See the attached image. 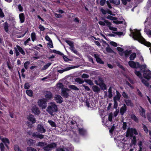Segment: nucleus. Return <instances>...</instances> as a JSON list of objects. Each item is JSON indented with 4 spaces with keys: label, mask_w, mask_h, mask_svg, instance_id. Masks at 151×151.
<instances>
[{
    "label": "nucleus",
    "mask_w": 151,
    "mask_h": 151,
    "mask_svg": "<svg viewBox=\"0 0 151 151\" xmlns=\"http://www.w3.org/2000/svg\"><path fill=\"white\" fill-rule=\"evenodd\" d=\"M134 73L139 78H142V74L139 71H137L136 70H135Z\"/></svg>",
    "instance_id": "obj_44"
},
{
    "label": "nucleus",
    "mask_w": 151,
    "mask_h": 151,
    "mask_svg": "<svg viewBox=\"0 0 151 151\" xmlns=\"http://www.w3.org/2000/svg\"><path fill=\"white\" fill-rule=\"evenodd\" d=\"M94 82L96 85H99L104 82V81L102 78L99 76L98 77V79L95 80Z\"/></svg>",
    "instance_id": "obj_14"
},
{
    "label": "nucleus",
    "mask_w": 151,
    "mask_h": 151,
    "mask_svg": "<svg viewBox=\"0 0 151 151\" xmlns=\"http://www.w3.org/2000/svg\"><path fill=\"white\" fill-rule=\"evenodd\" d=\"M32 136L33 138H39L40 139H43L44 138V135L38 133L37 132H34L33 133Z\"/></svg>",
    "instance_id": "obj_11"
},
{
    "label": "nucleus",
    "mask_w": 151,
    "mask_h": 151,
    "mask_svg": "<svg viewBox=\"0 0 151 151\" xmlns=\"http://www.w3.org/2000/svg\"><path fill=\"white\" fill-rule=\"evenodd\" d=\"M110 2L116 5H118L120 4L119 0H110Z\"/></svg>",
    "instance_id": "obj_33"
},
{
    "label": "nucleus",
    "mask_w": 151,
    "mask_h": 151,
    "mask_svg": "<svg viewBox=\"0 0 151 151\" xmlns=\"http://www.w3.org/2000/svg\"><path fill=\"white\" fill-rule=\"evenodd\" d=\"M106 18L108 19H109L111 20H113V21L114 20H116L117 19V18L116 17H113L111 15H108L106 17Z\"/></svg>",
    "instance_id": "obj_41"
},
{
    "label": "nucleus",
    "mask_w": 151,
    "mask_h": 151,
    "mask_svg": "<svg viewBox=\"0 0 151 151\" xmlns=\"http://www.w3.org/2000/svg\"><path fill=\"white\" fill-rule=\"evenodd\" d=\"M140 108L141 109L142 111L141 112V116L144 118H146L145 116V111L144 109L142 108L141 106L140 107Z\"/></svg>",
    "instance_id": "obj_39"
},
{
    "label": "nucleus",
    "mask_w": 151,
    "mask_h": 151,
    "mask_svg": "<svg viewBox=\"0 0 151 151\" xmlns=\"http://www.w3.org/2000/svg\"><path fill=\"white\" fill-rule=\"evenodd\" d=\"M19 17L20 23H23L25 21V17L24 14L23 13H21L19 14Z\"/></svg>",
    "instance_id": "obj_20"
},
{
    "label": "nucleus",
    "mask_w": 151,
    "mask_h": 151,
    "mask_svg": "<svg viewBox=\"0 0 151 151\" xmlns=\"http://www.w3.org/2000/svg\"><path fill=\"white\" fill-rule=\"evenodd\" d=\"M98 86L100 87V88L103 91H104L107 89L106 85L104 82L99 85Z\"/></svg>",
    "instance_id": "obj_27"
},
{
    "label": "nucleus",
    "mask_w": 151,
    "mask_h": 151,
    "mask_svg": "<svg viewBox=\"0 0 151 151\" xmlns=\"http://www.w3.org/2000/svg\"><path fill=\"white\" fill-rule=\"evenodd\" d=\"M137 132L135 129L131 128L128 129L127 131V133L126 136L127 137H129L130 139H132L134 136V134H137Z\"/></svg>",
    "instance_id": "obj_4"
},
{
    "label": "nucleus",
    "mask_w": 151,
    "mask_h": 151,
    "mask_svg": "<svg viewBox=\"0 0 151 151\" xmlns=\"http://www.w3.org/2000/svg\"><path fill=\"white\" fill-rule=\"evenodd\" d=\"M27 119L29 121L32 122V124L35 123L36 122L35 119L34 118V116L32 114H29L28 116Z\"/></svg>",
    "instance_id": "obj_17"
},
{
    "label": "nucleus",
    "mask_w": 151,
    "mask_h": 151,
    "mask_svg": "<svg viewBox=\"0 0 151 151\" xmlns=\"http://www.w3.org/2000/svg\"><path fill=\"white\" fill-rule=\"evenodd\" d=\"M124 101L128 106L132 107L133 106V104L130 99H124Z\"/></svg>",
    "instance_id": "obj_23"
},
{
    "label": "nucleus",
    "mask_w": 151,
    "mask_h": 151,
    "mask_svg": "<svg viewBox=\"0 0 151 151\" xmlns=\"http://www.w3.org/2000/svg\"><path fill=\"white\" fill-rule=\"evenodd\" d=\"M46 144L45 143L43 142H39L36 145V146H40L41 147H42L46 145Z\"/></svg>",
    "instance_id": "obj_43"
},
{
    "label": "nucleus",
    "mask_w": 151,
    "mask_h": 151,
    "mask_svg": "<svg viewBox=\"0 0 151 151\" xmlns=\"http://www.w3.org/2000/svg\"><path fill=\"white\" fill-rule=\"evenodd\" d=\"M142 82L146 86L148 87L149 86V83L147 81L144 79H142Z\"/></svg>",
    "instance_id": "obj_47"
},
{
    "label": "nucleus",
    "mask_w": 151,
    "mask_h": 151,
    "mask_svg": "<svg viewBox=\"0 0 151 151\" xmlns=\"http://www.w3.org/2000/svg\"><path fill=\"white\" fill-rule=\"evenodd\" d=\"M55 100L56 101V102L61 104L63 101V99L61 96L59 95H57L55 97Z\"/></svg>",
    "instance_id": "obj_16"
},
{
    "label": "nucleus",
    "mask_w": 151,
    "mask_h": 151,
    "mask_svg": "<svg viewBox=\"0 0 151 151\" xmlns=\"http://www.w3.org/2000/svg\"><path fill=\"white\" fill-rule=\"evenodd\" d=\"M108 46L106 48V51L109 53H112L114 52L113 50L109 47V44L107 43Z\"/></svg>",
    "instance_id": "obj_37"
},
{
    "label": "nucleus",
    "mask_w": 151,
    "mask_h": 151,
    "mask_svg": "<svg viewBox=\"0 0 151 151\" xmlns=\"http://www.w3.org/2000/svg\"><path fill=\"white\" fill-rule=\"evenodd\" d=\"M0 148L1 151H4L5 147L3 143L2 142L0 144Z\"/></svg>",
    "instance_id": "obj_55"
},
{
    "label": "nucleus",
    "mask_w": 151,
    "mask_h": 151,
    "mask_svg": "<svg viewBox=\"0 0 151 151\" xmlns=\"http://www.w3.org/2000/svg\"><path fill=\"white\" fill-rule=\"evenodd\" d=\"M122 96H123V97L125 99H128L129 98L127 94L124 91H123L122 92Z\"/></svg>",
    "instance_id": "obj_53"
},
{
    "label": "nucleus",
    "mask_w": 151,
    "mask_h": 151,
    "mask_svg": "<svg viewBox=\"0 0 151 151\" xmlns=\"http://www.w3.org/2000/svg\"><path fill=\"white\" fill-rule=\"evenodd\" d=\"M94 57L96 58V61L97 63L100 64H103L104 63V62L99 58V55L98 54H94Z\"/></svg>",
    "instance_id": "obj_18"
},
{
    "label": "nucleus",
    "mask_w": 151,
    "mask_h": 151,
    "mask_svg": "<svg viewBox=\"0 0 151 151\" xmlns=\"http://www.w3.org/2000/svg\"><path fill=\"white\" fill-rule=\"evenodd\" d=\"M16 47L17 49L19 51V52L22 55H24L25 53L22 48L19 45H17Z\"/></svg>",
    "instance_id": "obj_25"
},
{
    "label": "nucleus",
    "mask_w": 151,
    "mask_h": 151,
    "mask_svg": "<svg viewBox=\"0 0 151 151\" xmlns=\"http://www.w3.org/2000/svg\"><path fill=\"white\" fill-rule=\"evenodd\" d=\"M51 63H49L45 65L42 68L43 70H45L47 69V68L51 65Z\"/></svg>",
    "instance_id": "obj_42"
},
{
    "label": "nucleus",
    "mask_w": 151,
    "mask_h": 151,
    "mask_svg": "<svg viewBox=\"0 0 151 151\" xmlns=\"http://www.w3.org/2000/svg\"><path fill=\"white\" fill-rule=\"evenodd\" d=\"M144 77L148 80L151 78V71L149 70L145 71L143 74Z\"/></svg>",
    "instance_id": "obj_7"
},
{
    "label": "nucleus",
    "mask_w": 151,
    "mask_h": 151,
    "mask_svg": "<svg viewBox=\"0 0 151 151\" xmlns=\"http://www.w3.org/2000/svg\"><path fill=\"white\" fill-rule=\"evenodd\" d=\"M69 88L71 89H73L75 91H78L79 90V89L76 86L74 85H70L69 86Z\"/></svg>",
    "instance_id": "obj_38"
},
{
    "label": "nucleus",
    "mask_w": 151,
    "mask_h": 151,
    "mask_svg": "<svg viewBox=\"0 0 151 151\" xmlns=\"http://www.w3.org/2000/svg\"><path fill=\"white\" fill-rule=\"evenodd\" d=\"M147 117L149 122L151 123V113H147Z\"/></svg>",
    "instance_id": "obj_48"
},
{
    "label": "nucleus",
    "mask_w": 151,
    "mask_h": 151,
    "mask_svg": "<svg viewBox=\"0 0 151 151\" xmlns=\"http://www.w3.org/2000/svg\"><path fill=\"white\" fill-rule=\"evenodd\" d=\"M18 8L20 12H22L24 11L23 8L21 6V5L19 4L18 5Z\"/></svg>",
    "instance_id": "obj_59"
},
{
    "label": "nucleus",
    "mask_w": 151,
    "mask_h": 151,
    "mask_svg": "<svg viewBox=\"0 0 151 151\" xmlns=\"http://www.w3.org/2000/svg\"><path fill=\"white\" fill-rule=\"evenodd\" d=\"M129 65L132 68H138L140 65L139 62H135L133 61H129L128 62Z\"/></svg>",
    "instance_id": "obj_6"
},
{
    "label": "nucleus",
    "mask_w": 151,
    "mask_h": 151,
    "mask_svg": "<svg viewBox=\"0 0 151 151\" xmlns=\"http://www.w3.org/2000/svg\"><path fill=\"white\" fill-rule=\"evenodd\" d=\"M56 147V144L55 143L53 142L48 145L45 147H44L43 149L45 151H49L51 150V149L54 147Z\"/></svg>",
    "instance_id": "obj_5"
},
{
    "label": "nucleus",
    "mask_w": 151,
    "mask_h": 151,
    "mask_svg": "<svg viewBox=\"0 0 151 151\" xmlns=\"http://www.w3.org/2000/svg\"><path fill=\"white\" fill-rule=\"evenodd\" d=\"M75 81L79 84H82L84 82V80H83L81 78H77L75 79Z\"/></svg>",
    "instance_id": "obj_24"
},
{
    "label": "nucleus",
    "mask_w": 151,
    "mask_h": 151,
    "mask_svg": "<svg viewBox=\"0 0 151 151\" xmlns=\"http://www.w3.org/2000/svg\"><path fill=\"white\" fill-rule=\"evenodd\" d=\"M132 138H133V139L132 140L131 142L133 144L135 145L136 142V137L135 136H134Z\"/></svg>",
    "instance_id": "obj_56"
},
{
    "label": "nucleus",
    "mask_w": 151,
    "mask_h": 151,
    "mask_svg": "<svg viewBox=\"0 0 151 151\" xmlns=\"http://www.w3.org/2000/svg\"><path fill=\"white\" fill-rule=\"evenodd\" d=\"M46 111L51 115H53V113L58 111L57 106L55 104L52 103L50 105L48 106Z\"/></svg>",
    "instance_id": "obj_2"
},
{
    "label": "nucleus",
    "mask_w": 151,
    "mask_h": 151,
    "mask_svg": "<svg viewBox=\"0 0 151 151\" xmlns=\"http://www.w3.org/2000/svg\"><path fill=\"white\" fill-rule=\"evenodd\" d=\"M65 42L70 46V48H72L74 46L73 42L71 41L65 40Z\"/></svg>",
    "instance_id": "obj_29"
},
{
    "label": "nucleus",
    "mask_w": 151,
    "mask_h": 151,
    "mask_svg": "<svg viewBox=\"0 0 151 151\" xmlns=\"http://www.w3.org/2000/svg\"><path fill=\"white\" fill-rule=\"evenodd\" d=\"M30 87V85L29 83H26L24 85V88L25 89H28Z\"/></svg>",
    "instance_id": "obj_50"
},
{
    "label": "nucleus",
    "mask_w": 151,
    "mask_h": 151,
    "mask_svg": "<svg viewBox=\"0 0 151 151\" xmlns=\"http://www.w3.org/2000/svg\"><path fill=\"white\" fill-rule=\"evenodd\" d=\"M51 51H50V52L51 53H56V54H59L60 55L62 56V55H63V54L62 52H60L59 51H57L55 50H50Z\"/></svg>",
    "instance_id": "obj_31"
},
{
    "label": "nucleus",
    "mask_w": 151,
    "mask_h": 151,
    "mask_svg": "<svg viewBox=\"0 0 151 151\" xmlns=\"http://www.w3.org/2000/svg\"><path fill=\"white\" fill-rule=\"evenodd\" d=\"M73 68H74V67L72 66L68 67L63 70H59L58 72L60 73H62L65 71H68Z\"/></svg>",
    "instance_id": "obj_21"
},
{
    "label": "nucleus",
    "mask_w": 151,
    "mask_h": 151,
    "mask_svg": "<svg viewBox=\"0 0 151 151\" xmlns=\"http://www.w3.org/2000/svg\"><path fill=\"white\" fill-rule=\"evenodd\" d=\"M26 93L29 96L32 97L33 96V91L32 90H27L26 91Z\"/></svg>",
    "instance_id": "obj_32"
},
{
    "label": "nucleus",
    "mask_w": 151,
    "mask_h": 151,
    "mask_svg": "<svg viewBox=\"0 0 151 151\" xmlns=\"http://www.w3.org/2000/svg\"><path fill=\"white\" fill-rule=\"evenodd\" d=\"M112 117H113V114L112 113H110L109 114V115L108 117V120L110 121L111 122L112 121Z\"/></svg>",
    "instance_id": "obj_64"
},
{
    "label": "nucleus",
    "mask_w": 151,
    "mask_h": 151,
    "mask_svg": "<svg viewBox=\"0 0 151 151\" xmlns=\"http://www.w3.org/2000/svg\"><path fill=\"white\" fill-rule=\"evenodd\" d=\"M78 131L79 134L82 135H84L86 133V131L83 128L79 129Z\"/></svg>",
    "instance_id": "obj_34"
},
{
    "label": "nucleus",
    "mask_w": 151,
    "mask_h": 151,
    "mask_svg": "<svg viewBox=\"0 0 151 151\" xmlns=\"http://www.w3.org/2000/svg\"><path fill=\"white\" fill-rule=\"evenodd\" d=\"M70 49L75 54L77 55L78 53V51L75 48L74 46L72 48H70Z\"/></svg>",
    "instance_id": "obj_54"
},
{
    "label": "nucleus",
    "mask_w": 151,
    "mask_h": 151,
    "mask_svg": "<svg viewBox=\"0 0 151 151\" xmlns=\"http://www.w3.org/2000/svg\"><path fill=\"white\" fill-rule=\"evenodd\" d=\"M30 64V61H26L24 64V66L26 69L27 70L28 68V65Z\"/></svg>",
    "instance_id": "obj_51"
},
{
    "label": "nucleus",
    "mask_w": 151,
    "mask_h": 151,
    "mask_svg": "<svg viewBox=\"0 0 151 151\" xmlns=\"http://www.w3.org/2000/svg\"><path fill=\"white\" fill-rule=\"evenodd\" d=\"M106 0H101L100 2V5L102 6H104L106 2Z\"/></svg>",
    "instance_id": "obj_63"
},
{
    "label": "nucleus",
    "mask_w": 151,
    "mask_h": 151,
    "mask_svg": "<svg viewBox=\"0 0 151 151\" xmlns=\"http://www.w3.org/2000/svg\"><path fill=\"white\" fill-rule=\"evenodd\" d=\"M32 112L35 115H38L40 114V111L39 108L36 105L32 107Z\"/></svg>",
    "instance_id": "obj_10"
},
{
    "label": "nucleus",
    "mask_w": 151,
    "mask_h": 151,
    "mask_svg": "<svg viewBox=\"0 0 151 151\" xmlns=\"http://www.w3.org/2000/svg\"><path fill=\"white\" fill-rule=\"evenodd\" d=\"M84 82L90 85H93V84L92 81L90 79H84Z\"/></svg>",
    "instance_id": "obj_46"
},
{
    "label": "nucleus",
    "mask_w": 151,
    "mask_h": 151,
    "mask_svg": "<svg viewBox=\"0 0 151 151\" xmlns=\"http://www.w3.org/2000/svg\"><path fill=\"white\" fill-rule=\"evenodd\" d=\"M127 125L126 122H123L122 128L124 130H125L127 129Z\"/></svg>",
    "instance_id": "obj_58"
},
{
    "label": "nucleus",
    "mask_w": 151,
    "mask_h": 151,
    "mask_svg": "<svg viewBox=\"0 0 151 151\" xmlns=\"http://www.w3.org/2000/svg\"><path fill=\"white\" fill-rule=\"evenodd\" d=\"M81 77L83 78H88L89 77V76L87 74L83 73L81 75Z\"/></svg>",
    "instance_id": "obj_57"
},
{
    "label": "nucleus",
    "mask_w": 151,
    "mask_h": 151,
    "mask_svg": "<svg viewBox=\"0 0 151 151\" xmlns=\"http://www.w3.org/2000/svg\"><path fill=\"white\" fill-rule=\"evenodd\" d=\"M14 148L15 151H22L20 149L19 146L17 145H14Z\"/></svg>",
    "instance_id": "obj_49"
},
{
    "label": "nucleus",
    "mask_w": 151,
    "mask_h": 151,
    "mask_svg": "<svg viewBox=\"0 0 151 151\" xmlns=\"http://www.w3.org/2000/svg\"><path fill=\"white\" fill-rule=\"evenodd\" d=\"M36 141L33 139H29L27 141V144L29 146H34L35 145Z\"/></svg>",
    "instance_id": "obj_19"
},
{
    "label": "nucleus",
    "mask_w": 151,
    "mask_h": 151,
    "mask_svg": "<svg viewBox=\"0 0 151 151\" xmlns=\"http://www.w3.org/2000/svg\"><path fill=\"white\" fill-rule=\"evenodd\" d=\"M127 110V107L126 105L124 104L123 106H122L120 109V113L122 116H123Z\"/></svg>",
    "instance_id": "obj_13"
},
{
    "label": "nucleus",
    "mask_w": 151,
    "mask_h": 151,
    "mask_svg": "<svg viewBox=\"0 0 151 151\" xmlns=\"http://www.w3.org/2000/svg\"><path fill=\"white\" fill-rule=\"evenodd\" d=\"M92 89L94 92L99 93L100 91V88L97 86L94 85L92 87Z\"/></svg>",
    "instance_id": "obj_22"
},
{
    "label": "nucleus",
    "mask_w": 151,
    "mask_h": 151,
    "mask_svg": "<svg viewBox=\"0 0 151 151\" xmlns=\"http://www.w3.org/2000/svg\"><path fill=\"white\" fill-rule=\"evenodd\" d=\"M130 31L131 32V34L132 35L134 39L136 40H145V39L142 36L139 30L136 29L135 32H133V30L130 29Z\"/></svg>",
    "instance_id": "obj_1"
},
{
    "label": "nucleus",
    "mask_w": 151,
    "mask_h": 151,
    "mask_svg": "<svg viewBox=\"0 0 151 151\" xmlns=\"http://www.w3.org/2000/svg\"><path fill=\"white\" fill-rule=\"evenodd\" d=\"M143 128L144 131L146 132V133H147L148 132V130L146 126L144 124L143 125Z\"/></svg>",
    "instance_id": "obj_60"
},
{
    "label": "nucleus",
    "mask_w": 151,
    "mask_h": 151,
    "mask_svg": "<svg viewBox=\"0 0 151 151\" xmlns=\"http://www.w3.org/2000/svg\"><path fill=\"white\" fill-rule=\"evenodd\" d=\"M112 32L116 35H117L119 36H121L123 35V32Z\"/></svg>",
    "instance_id": "obj_62"
},
{
    "label": "nucleus",
    "mask_w": 151,
    "mask_h": 151,
    "mask_svg": "<svg viewBox=\"0 0 151 151\" xmlns=\"http://www.w3.org/2000/svg\"><path fill=\"white\" fill-rule=\"evenodd\" d=\"M47 102L44 98L39 99L37 101L38 106L41 109H44L47 106Z\"/></svg>",
    "instance_id": "obj_3"
},
{
    "label": "nucleus",
    "mask_w": 151,
    "mask_h": 151,
    "mask_svg": "<svg viewBox=\"0 0 151 151\" xmlns=\"http://www.w3.org/2000/svg\"><path fill=\"white\" fill-rule=\"evenodd\" d=\"M4 28L5 31L7 32L9 30V24L7 22H6L3 23Z\"/></svg>",
    "instance_id": "obj_26"
},
{
    "label": "nucleus",
    "mask_w": 151,
    "mask_h": 151,
    "mask_svg": "<svg viewBox=\"0 0 151 151\" xmlns=\"http://www.w3.org/2000/svg\"><path fill=\"white\" fill-rule=\"evenodd\" d=\"M116 95L114 97L113 100L114 101H119L120 100V99L121 97V95L120 93L117 90L116 91Z\"/></svg>",
    "instance_id": "obj_15"
},
{
    "label": "nucleus",
    "mask_w": 151,
    "mask_h": 151,
    "mask_svg": "<svg viewBox=\"0 0 151 151\" xmlns=\"http://www.w3.org/2000/svg\"><path fill=\"white\" fill-rule=\"evenodd\" d=\"M69 91V90L67 88H63L62 89L61 93V95L64 98H68L69 96L68 93L67 92V91Z\"/></svg>",
    "instance_id": "obj_9"
},
{
    "label": "nucleus",
    "mask_w": 151,
    "mask_h": 151,
    "mask_svg": "<svg viewBox=\"0 0 151 151\" xmlns=\"http://www.w3.org/2000/svg\"><path fill=\"white\" fill-rule=\"evenodd\" d=\"M136 56V54L135 53L131 54L129 57V59L130 61L134 60Z\"/></svg>",
    "instance_id": "obj_35"
},
{
    "label": "nucleus",
    "mask_w": 151,
    "mask_h": 151,
    "mask_svg": "<svg viewBox=\"0 0 151 151\" xmlns=\"http://www.w3.org/2000/svg\"><path fill=\"white\" fill-rule=\"evenodd\" d=\"M31 37L32 41L34 42L36 39V34L34 32H33L31 34Z\"/></svg>",
    "instance_id": "obj_40"
},
{
    "label": "nucleus",
    "mask_w": 151,
    "mask_h": 151,
    "mask_svg": "<svg viewBox=\"0 0 151 151\" xmlns=\"http://www.w3.org/2000/svg\"><path fill=\"white\" fill-rule=\"evenodd\" d=\"M100 11L103 14L105 15L107 13V10H106L102 8L100 9Z\"/></svg>",
    "instance_id": "obj_61"
},
{
    "label": "nucleus",
    "mask_w": 151,
    "mask_h": 151,
    "mask_svg": "<svg viewBox=\"0 0 151 151\" xmlns=\"http://www.w3.org/2000/svg\"><path fill=\"white\" fill-rule=\"evenodd\" d=\"M48 123L50 124V125L52 127H55L56 126L55 123L51 120H48Z\"/></svg>",
    "instance_id": "obj_45"
},
{
    "label": "nucleus",
    "mask_w": 151,
    "mask_h": 151,
    "mask_svg": "<svg viewBox=\"0 0 151 151\" xmlns=\"http://www.w3.org/2000/svg\"><path fill=\"white\" fill-rule=\"evenodd\" d=\"M27 151H37L35 149L31 147H27Z\"/></svg>",
    "instance_id": "obj_52"
},
{
    "label": "nucleus",
    "mask_w": 151,
    "mask_h": 151,
    "mask_svg": "<svg viewBox=\"0 0 151 151\" xmlns=\"http://www.w3.org/2000/svg\"><path fill=\"white\" fill-rule=\"evenodd\" d=\"M37 130L39 132L41 133H45L46 132V130L44 128L43 126L40 124L37 125Z\"/></svg>",
    "instance_id": "obj_12"
},
{
    "label": "nucleus",
    "mask_w": 151,
    "mask_h": 151,
    "mask_svg": "<svg viewBox=\"0 0 151 151\" xmlns=\"http://www.w3.org/2000/svg\"><path fill=\"white\" fill-rule=\"evenodd\" d=\"M131 118L136 122H138V119L137 117L134 114L131 115Z\"/></svg>",
    "instance_id": "obj_30"
},
{
    "label": "nucleus",
    "mask_w": 151,
    "mask_h": 151,
    "mask_svg": "<svg viewBox=\"0 0 151 151\" xmlns=\"http://www.w3.org/2000/svg\"><path fill=\"white\" fill-rule=\"evenodd\" d=\"M45 99L48 101L49 100H51L53 98V95L51 92L47 91L45 96Z\"/></svg>",
    "instance_id": "obj_8"
},
{
    "label": "nucleus",
    "mask_w": 151,
    "mask_h": 151,
    "mask_svg": "<svg viewBox=\"0 0 151 151\" xmlns=\"http://www.w3.org/2000/svg\"><path fill=\"white\" fill-rule=\"evenodd\" d=\"M1 140L5 144H8V145L9 144L10 142L9 139L6 137L3 138Z\"/></svg>",
    "instance_id": "obj_36"
},
{
    "label": "nucleus",
    "mask_w": 151,
    "mask_h": 151,
    "mask_svg": "<svg viewBox=\"0 0 151 151\" xmlns=\"http://www.w3.org/2000/svg\"><path fill=\"white\" fill-rule=\"evenodd\" d=\"M131 50H127L124 51L122 53V54L124 53L125 56L126 58H128L131 54Z\"/></svg>",
    "instance_id": "obj_28"
}]
</instances>
